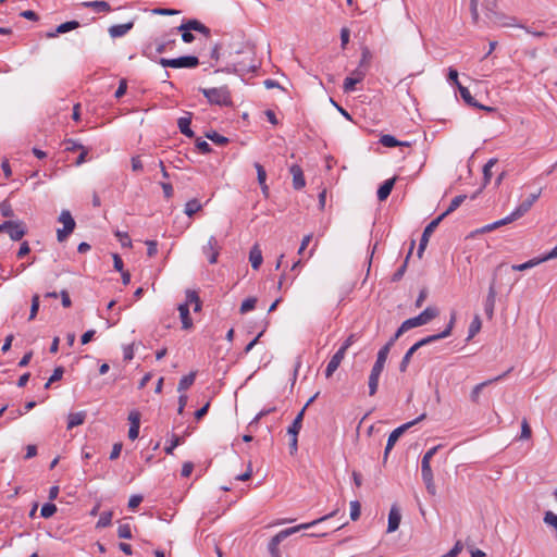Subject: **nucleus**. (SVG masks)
I'll use <instances>...</instances> for the list:
<instances>
[{
	"label": "nucleus",
	"mask_w": 557,
	"mask_h": 557,
	"mask_svg": "<svg viewBox=\"0 0 557 557\" xmlns=\"http://www.w3.org/2000/svg\"><path fill=\"white\" fill-rule=\"evenodd\" d=\"M337 513V510H334L332 511L331 513L329 515H325L312 522H309V523H302V524H299V525H296V527H292V528H288V529H285V530H282L281 532H278L275 536H273L269 543V546H268V549L271 554V556H276L277 553L280 552L278 549V545L281 544V542H283L286 537H288L289 535L300 531V530H306V529H309L310 527L319 523V522H322V521H325L334 516H336Z\"/></svg>",
	"instance_id": "1"
},
{
	"label": "nucleus",
	"mask_w": 557,
	"mask_h": 557,
	"mask_svg": "<svg viewBox=\"0 0 557 557\" xmlns=\"http://www.w3.org/2000/svg\"><path fill=\"white\" fill-rule=\"evenodd\" d=\"M438 315V310L435 307L425 308L419 315L414 318H410L403 322L401 326L398 329L396 333V337H398L401 333L418 326H422L428 324L431 320Z\"/></svg>",
	"instance_id": "2"
},
{
	"label": "nucleus",
	"mask_w": 557,
	"mask_h": 557,
	"mask_svg": "<svg viewBox=\"0 0 557 557\" xmlns=\"http://www.w3.org/2000/svg\"><path fill=\"white\" fill-rule=\"evenodd\" d=\"M200 91L211 104L231 106V92L227 87L201 88Z\"/></svg>",
	"instance_id": "3"
},
{
	"label": "nucleus",
	"mask_w": 557,
	"mask_h": 557,
	"mask_svg": "<svg viewBox=\"0 0 557 557\" xmlns=\"http://www.w3.org/2000/svg\"><path fill=\"white\" fill-rule=\"evenodd\" d=\"M159 64L163 67H173V69H194L197 67L199 64V60L197 57L194 55H184L176 59H166L161 58L159 61Z\"/></svg>",
	"instance_id": "4"
},
{
	"label": "nucleus",
	"mask_w": 557,
	"mask_h": 557,
	"mask_svg": "<svg viewBox=\"0 0 557 557\" xmlns=\"http://www.w3.org/2000/svg\"><path fill=\"white\" fill-rule=\"evenodd\" d=\"M455 319H456V317H455V314H453V315H451V319H450V321H449L448 326H447V327H446L442 333H440V334H435V335H431V336H428V337L422 338L421 341L417 342L414 345H412V346L408 349V351L405 354V356H406L407 358H411V357H412V355H413V354H414V352H416L420 347H422V346H424V345H428V344H430V343H432V342H435V341H437V339L445 338V337L449 336V335H450V333H451V330H453L454 323H455Z\"/></svg>",
	"instance_id": "5"
},
{
	"label": "nucleus",
	"mask_w": 557,
	"mask_h": 557,
	"mask_svg": "<svg viewBox=\"0 0 557 557\" xmlns=\"http://www.w3.org/2000/svg\"><path fill=\"white\" fill-rule=\"evenodd\" d=\"M540 196L541 189L529 195L528 198H525L509 215H507V221L512 223L527 214Z\"/></svg>",
	"instance_id": "6"
},
{
	"label": "nucleus",
	"mask_w": 557,
	"mask_h": 557,
	"mask_svg": "<svg viewBox=\"0 0 557 557\" xmlns=\"http://www.w3.org/2000/svg\"><path fill=\"white\" fill-rule=\"evenodd\" d=\"M383 369V348L377 351L376 361L371 370L369 376V394L372 396L376 393L379 387L380 375Z\"/></svg>",
	"instance_id": "7"
},
{
	"label": "nucleus",
	"mask_w": 557,
	"mask_h": 557,
	"mask_svg": "<svg viewBox=\"0 0 557 557\" xmlns=\"http://www.w3.org/2000/svg\"><path fill=\"white\" fill-rule=\"evenodd\" d=\"M59 222L63 224V228L57 231V237L59 242H63L75 228V221L70 211L63 210L59 216Z\"/></svg>",
	"instance_id": "8"
},
{
	"label": "nucleus",
	"mask_w": 557,
	"mask_h": 557,
	"mask_svg": "<svg viewBox=\"0 0 557 557\" xmlns=\"http://www.w3.org/2000/svg\"><path fill=\"white\" fill-rule=\"evenodd\" d=\"M411 144L406 140H398L392 135H385V150L399 148L397 160H405L410 152Z\"/></svg>",
	"instance_id": "9"
},
{
	"label": "nucleus",
	"mask_w": 557,
	"mask_h": 557,
	"mask_svg": "<svg viewBox=\"0 0 557 557\" xmlns=\"http://www.w3.org/2000/svg\"><path fill=\"white\" fill-rule=\"evenodd\" d=\"M444 218H445V214H441L425 226V228L422 233L421 239H420L419 248H418V257L419 258L422 257V253L428 246L430 237L432 236V234L434 233V231L436 230V227L438 226V224L441 223V221Z\"/></svg>",
	"instance_id": "10"
},
{
	"label": "nucleus",
	"mask_w": 557,
	"mask_h": 557,
	"mask_svg": "<svg viewBox=\"0 0 557 557\" xmlns=\"http://www.w3.org/2000/svg\"><path fill=\"white\" fill-rule=\"evenodd\" d=\"M425 418V414H421L419 418H417L416 420L413 421H410V422H407L400 426H398L397 429H395L388 436V440H387V444L385 446V458L387 457L388 455V451L392 449V447L396 444V442L398 441V438L410 428L412 426L413 424H416L418 421H421L422 419Z\"/></svg>",
	"instance_id": "11"
},
{
	"label": "nucleus",
	"mask_w": 557,
	"mask_h": 557,
	"mask_svg": "<svg viewBox=\"0 0 557 557\" xmlns=\"http://www.w3.org/2000/svg\"><path fill=\"white\" fill-rule=\"evenodd\" d=\"M496 296H497L496 282H495V278H493L490 284L488 293H487L485 304H484V311L488 319L493 318L495 302H496Z\"/></svg>",
	"instance_id": "12"
},
{
	"label": "nucleus",
	"mask_w": 557,
	"mask_h": 557,
	"mask_svg": "<svg viewBox=\"0 0 557 557\" xmlns=\"http://www.w3.org/2000/svg\"><path fill=\"white\" fill-rule=\"evenodd\" d=\"M220 249L221 247L214 236H211L207 245L203 246V253L208 257L211 264L216 263Z\"/></svg>",
	"instance_id": "13"
},
{
	"label": "nucleus",
	"mask_w": 557,
	"mask_h": 557,
	"mask_svg": "<svg viewBox=\"0 0 557 557\" xmlns=\"http://www.w3.org/2000/svg\"><path fill=\"white\" fill-rule=\"evenodd\" d=\"M366 75V72L362 69H356L351 76H348L344 81L343 89L345 92H350L355 90L356 85L360 83Z\"/></svg>",
	"instance_id": "14"
},
{
	"label": "nucleus",
	"mask_w": 557,
	"mask_h": 557,
	"mask_svg": "<svg viewBox=\"0 0 557 557\" xmlns=\"http://www.w3.org/2000/svg\"><path fill=\"white\" fill-rule=\"evenodd\" d=\"M401 521V511L400 508L394 504L392 505L389 512H388V523L386 532H395L400 524Z\"/></svg>",
	"instance_id": "15"
},
{
	"label": "nucleus",
	"mask_w": 557,
	"mask_h": 557,
	"mask_svg": "<svg viewBox=\"0 0 557 557\" xmlns=\"http://www.w3.org/2000/svg\"><path fill=\"white\" fill-rule=\"evenodd\" d=\"M177 30H195L203 34L206 37H209L211 34L210 29L198 20H188L178 26Z\"/></svg>",
	"instance_id": "16"
},
{
	"label": "nucleus",
	"mask_w": 557,
	"mask_h": 557,
	"mask_svg": "<svg viewBox=\"0 0 557 557\" xmlns=\"http://www.w3.org/2000/svg\"><path fill=\"white\" fill-rule=\"evenodd\" d=\"M344 349H338L331 360L329 361L326 369H325V376L331 377L333 373L338 369L341 362L345 358Z\"/></svg>",
	"instance_id": "17"
},
{
	"label": "nucleus",
	"mask_w": 557,
	"mask_h": 557,
	"mask_svg": "<svg viewBox=\"0 0 557 557\" xmlns=\"http://www.w3.org/2000/svg\"><path fill=\"white\" fill-rule=\"evenodd\" d=\"M458 90H459V94L461 96V98L465 100L466 103H468L469 106H472V107H476V108H480L482 110H486V111H493L494 109L491 108V107H485V106H482V104H479L474 98L471 96L469 89L465 86H462L461 84H458Z\"/></svg>",
	"instance_id": "18"
},
{
	"label": "nucleus",
	"mask_w": 557,
	"mask_h": 557,
	"mask_svg": "<svg viewBox=\"0 0 557 557\" xmlns=\"http://www.w3.org/2000/svg\"><path fill=\"white\" fill-rule=\"evenodd\" d=\"M8 234L12 240L17 242L22 239L26 234V226L24 222L14 221V223H12V226L8 231Z\"/></svg>",
	"instance_id": "19"
},
{
	"label": "nucleus",
	"mask_w": 557,
	"mask_h": 557,
	"mask_svg": "<svg viewBox=\"0 0 557 557\" xmlns=\"http://www.w3.org/2000/svg\"><path fill=\"white\" fill-rule=\"evenodd\" d=\"M504 375H499L495 379H492V380H487V381H484L478 385H475L471 393H470V400L473 403V404H479L480 403V397H481V393L483 391L484 387H486L487 385L500 380Z\"/></svg>",
	"instance_id": "20"
},
{
	"label": "nucleus",
	"mask_w": 557,
	"mask_h": 557,
	"mask_svg": "<svg viewBox=\"0 0 557 557\" xmlns=\"http://www.w3.org/2000/svg\"><path fill=\"white\" fill-rule=\"evenodd\" d=\"M133 27L134 22H128L125 24L112 25L109 27L108 32L112 38H117L126 35Z\"/></svg>",
	"instance_id": "21"
},
{
	"label": "nucleus",
	"mask_w": 557,
	"mask_h": 557,
	"mask_svg": "<svg viewBox=\"0 0 557 557\" xmlns=\"http://www.w3.org/2000/svg\"><path fill=\"white\" fill-rule=\"evenodd\" d=\"M292 175H293V186L295 189H301L306 185V181L304 177L302 170L299 165L294 164L289 169Z\"/></svg>",
	"instance_id": "22"
},
{
	"label": "nucleus",
	"mask_w": 557,
	"mask_h": 557,
	"mask_svg": "<svg viewBox=\"0 0 557 557\" xmlns=\"http://www.w3.org/2000/svg\"><path fill=\"white\" fill-rule=\"evenodd\" d=\"M249 261L253 270H258L263 261L262 251L258 244H255L249 252Z\"/></svg>",
	"instance_id": "23"
},
{
	"label": "nucleus",
	"mask_w": 557,
	"mask_h": 557,
	"mask_svg": "<svg viewBox=\"0 0 557 557\" xmlns=\"http://www.w3.org/2000/svg\"><path fill=\"white\" fill-rule=\"evenodd\" d=\"M177 309H178L180 318H181V321H182V327L184 330L191 329L193 327V320H191L190 314H189L188 304H181Z\"/></svg>",
	"instance_id": "24"
},
{
	"label": "nucleus",
	"mask_w": 557,
	"mask_h": 557,
	"mask_svg": "<svg viewBox=\"0 0 557 557\" xmlns=\"http://www.w3.org/2000/svg\"><path fill=\"white\" fill-rule=\"evenodd\" d=\"M82 5L85 8H91L97 12L107 13V12L111 11L110 4L103 0L86 1V2H83Z\"/></svg>",
	"instance_id": "25"
},
{
	"label": "nucleus",
	"mask_w": 557,
	"mask_h": 557,
	"mask_svg": "<svg viewBox=\"0 0 557 557\" xmlns=\"http://www.w3.org/2000/svg\"><path fill=\"white\" fill-rule=\"evenodd\" d=\"M304 417H305V408H302L298 412V414L294 419L292 425L287 429L288 435H298L299 434L301 426H302Z\"/></svg>",
	"instance_id": "26"
},
{
	"label": "nucleus",
	"mask_w": 557,
	"mask_h": 557,
	"mask_svg": "<svg viewBox=\"0 0 557 557\" xmlns=\"http://www.w3.org/2000/svg\"><path fill=\"white\" fill-rule=\"evenodd\" d=\"M191 119L189 116L180 117L177 121L178 128L182 134L185 136L193 138L195 133L190 128Z\"/></svg>",
	"instance_id": "27"
},
{
	"label": "nucleus",
	"mask_w": 557,
	"mask_h": 557,
	"mask_svg": "<svg viewBox=\"0 0 557 557\" xmlns=\"http://www.w3.org/2000/svg\"><path fill=\"white\" fill-rule=\"evenodd\" d=\"M86 419V412L79 411V412H72L69 414V421H67V429L71 430L75 426H78L84 423Z\"/></svg>",
	"instance_id": "28"
},
{
	"label": "nucleus",
	"mask_w": 557,
	"mask_h": 557,
	"mask_svg": "<svg viewBox=\"0 0 557 557\" xmlns=\"http://www.w3.org/2000/svg\"><path fill=\"white\" fill-rule=\"evenodd\" d=\"M438 448H440V446H434L424 454V456L422 457V461H421V472H425V471L432 472L431 459L436 454Z\"/></svg>",
	"instance_id": "29"
},
{
	"label": "nucleus",
	"mask_w": 557,
	"mask_h": 557,
	"mask_svg": "<svg viewBox=\"0 0 557 557\" xmlns=\"http://www.w3.org/2000/svg\"><path fill=\"white\" fill-rule=\"evenodd\" d=\"M185 304H188L194 306V311L195 312H198L201 310V300L198 296V294L195 292V290H190V289H187L186 290V302Z\"/></svg>",
	"instance_id": "30"
},
{
	"label": "nucleus",
	"mask_w": 557,
	"mask_h": 557,
	"mask_svg": "<svg viewBox=\"0 0 557 557\" xmlns=\"http://www.w3.org/2000/svg\"><path fill=\"white\" fill-rule=\"evenodd\" d=\"M421 474H422V480L425 484L426 491L431 495H435L436 487H435L434 480H433V472L425 471V472H421Z\"/></svg>",
	"instance_id": "31"
},
{
	"label": "nucleus",
	"mask_w": 557,
	"mask_h": 557,
	"mask_svg": "<svg viewBox=\"0 0 557 557\" xmlns=\"http://www.w3.org/2000/svg\"><path fill=\"white\" fill-rule=\"evenodd\" d=\"M509 223H510V221H507V216H505L504 219L498 220V221H496L494 223L484 225L483 227L478 230L476 233H481V234L488 233V232H492V231H494V230H496V228H498L500 226L507 225Z\"/></svg>",
	"instance_id": "32"
},
{
	"label": "nucleus",
	"mask_w": 557,
	"mask_h": 557,
	"mask_svg": "<svg viewBox=\"0 0 557 557\" xmlns=\"http://www.w3.org/2000/svg\"><path fill=\"white\" fill-rule=\"evenodd\" d=\"M195 375L196 374L194 372H191V373L183 376L178 383V387H177L178 392L188 389L194 384Z\"/></svg>",
	"instance_id": "33"
},
{
	"label": "nucleus",
	"mask_w": 557,
	"mask_h": 557,
	"mask_svg": "<svg viewBox=\"0 0 557 557\" xmlns=\"http://www.w3.org/2000/svg\"><path fill=\"white\" fill-rule=\"evenodd\" d=\"M202 208L201 203L197 199L189 200L185 206V213L191 218L196 212Z\"/></svg>",
	"instance_id": "34"
},
{
	"label": "nucleus",
	"mask_w": 557,
	"mask_h": 557,
	"mask_svg": "<svg viewBox=\"0 0 557 557\" xmlns=\"http://www.w3.org/2000/svg\"><path fill=\"white\" fill-rule=\"evenodd\" d=\"M79 26H81L79 22H77V21H69V22L60 24L57 27V33L64 34V33L71 32L73 29H76Z\"/></svg>",
	"instance_id": "35"
},
{
	"label": "nucleus",
	"mask_w": 557,
	"mask_h": 557,
	"mask_svg": "<svg viewBox=\"0 0 557 557\" xmlns=\"http://www.w3.org/2000/svg\"><path fill=\"white\" fill-rule=\"evenodd\" d=\"M497 23L503 27H523L518 23L517 18L512 16H500Z\"/></svg>",
	"instance_id": "36"
},
{
	"label": "nucleus",
	"mask_w": 557,
	"mask_h": 557,
	"mask_svg": "<svg viewBox=\"0 0 557 557\" xmlns=\"http://www.w3.org/2000/svg\"><path fill=\"white\" fill-rule=\"evenodd\" d=\"M255 69V65H249V66H246L243 62H239V63H232L230 64L227 67H226V72L228 73H239V72H245V71H250V70H253Z\"/></svg>",
	"instance_id": "37"
},
{
	"label": "nucleus",
	"mask_w": 557,
	"mask_h": 557,
	"mask_svg": "<svg viewBox=\"0 0 557 557\" xmlns=\"http://www.w3.org/2000/svg\"><path fill=\"white\" fill-rule=\"evenodd\" d=\"M482 322L479 315H475L469 326L468 339H471L476 333L480 332Z\"/></svg>",
	"instance_id": "38"
},
{
	"label": "nucleus",
	"mask_w": 557,
	"mask_h": 557,
	"mask_svg": "<svg viewBox=\"0 0 557 557\" xmlns=\"http://www.w3.org/2000/svg\"><path fill=\"white\" fill-rule=\"evenodd\" d=\"M466 199V196L465 195H459V196H456L451 201H450V205L448 206V208L446 209L445 212H443L442 214H445L448 215L449 213L454 212Z\"/></svg>",
	"instance_id": "39"
},
{
	"label": "nucleus",
	"mask_w": 557,
	"mask_h": 557,
	"mask_svg": "<svg viewBox=\"0 0 557 557\" xmlns=\"http://www.w3.org/2000/svg\"><path fill=\"white\" fill-rule=\"evenodd\" d=\"M256 304H257V298L256 297H249L247 299H245L243 302H242V306H240V313L244 314V313H247L248 311H251L255 309L256 307Z\"/></svg>",
	"instance_id": "40"
},
{
	"label": "nucleus",
	"mask_w": 557,
	"mask_h": 557,
	"mask_svg": "<svg viewBox=\"0 0 557 557\" xmlns=\"http://www.w3.org/2000/svg\"><path fill=\"white\" fill-rule=\"evenodd\" d=\"M537 264H540V262H539L537 258H533V259H531V260H529V261H527V262H524V263H521V264H513V265L511 267V269H512L513 271H525V270H529V269H531V268H533V267H535V265H537Z\"/></svg>",
	"instance_id": "41"
},
{
	"label": "nucleus",
	"mask_w": 557,
	"mask_h": 557,
	"mask_svg": "<svg viewBox=\"0 0 557 557\" xmlns=\"http://www.w3.org/2000/svg\"><path fill=\"white\" fill-rule=\"evenodd\" d=\"M57 512V506L52 503H47L41 507L40 515L42 518H50Z\"/></svg>",
	"instance_id": "42"
},
{
	"label": "nucleus",
	"mask_w": 557,
	"mask_h": 557,
	"mask_svg": "<svg viewBox=\"0 0 557 557\" xmlns=\"http://www.w3.org/2000/svg\"><path fill=\"white\" fill-rule=\"evenodd\" d=\"M112 521V512L104 511L100 515V518L97 522V528H106L111 524Z\"/></svg>",
	"instance_id": "43"
},
{
	"label": "nucleus",
	"mask_w": 557,
	"mask_h": 557,
	"mask_svg": "<svg viewBox=\"0 0 557 557\" xmlns=\"http://www.w3.org/2000/svg\"><path fill=\"white\" fill-rule=\"evenodd\" d=\"M496 164V160L495 159H491L488 160V162L484 165L483 168V175H484V181H485V184L490 182L491 177H492V169L493 166Z\"/></svg>",
	"instance_id": "44"
},
{
	"label": "nucleus",
	"mask_w": 557,
	"mask_h": 557,
	"mask_svg": "<svg viewBox=\"0 0 557 557\" xmlns=\"http://www.w3.org/2000/svg\"><path fill=\"white\" fill-rule=\"evenodd\" d=\"M0 211L4 218H12L14 215V211L8 200L0 203Z\"/></svg>",
	"instance_id": "45"
},
{
	"label": "nucleus",
	"mask_w": 557,
	"mask_h": 557,
	"mask_svg": "<svg viewBox=\"0 0 557 557\" xmlns=\"http://www.w3.org/2000/svg\"><path fill=\"white\" fill-rule=\"evenodd\" d=\"M207 137L219 146H223L228 143V139L226 137H224L215 132H213L211 134H207Z\"/></svg>",
	"instance_id": "46"
},
{
	"label": "nucleus",
	"mask_w": 557,
	"mask_h": 557,
	"mask_svg": "<svg viewBox=\"0 0 557 557\" xmlns=\"http://www.w3.org/2000/svg\"><path fill=\"white\" fill-rule=\"evenodd\" d=\"M38 310H39V296L36 294L32 298L29 320H34L36 318Z\"/></svg>",
	"instance_id": "47"
},
{
	"label": "nucleus",
	"mask_w": 557,
	"mask_h": 557,
	"mask_svg": "<svg viewBox=\"0 0 557 557\" xmlns=\"http://www.w3.org/2000/svg\"><path fill=\"white\" fill-rule=\"evenodd\" d=\"M117 535L121 539H132V530L129 524H122L117 529Z\"/></svg>",
	"instance_id": "48"
},
{
	"label": "nucleus",
	"mask_w": 557,
	"mask_h": 557,
	"mask_svg": "<svg viewBox=\"0 0 557 557\" xmlns=\"http://www.w3.org/2000/svg\"><path fill=\"white\" fill-rule=\"evenodd\" d=\"M360 517V504L355 500L350 503V518L356 521Z\"/></svg>",
	"instance_id": "49"
},
{
	"label": "nucleus",
	"mask_w": 557,
	"mask_h": 557,
	"mask_svg": "<svg viewBox=\"0 0 557 557\" xmlns=\"http://www.w3.org/2000/svg\"><path fill=\"white\" fill-rule=\"evenodd\" d=\"M255 168L257 170V177L260 185H264L267 180V172L264 168L260 163H255Z\"/></svg>",
	"instance_id": "50"
},
{
	"label": "nucleus",
	"mask_w": 557,
	"mask_h": 557,
	"mask_svg": "<svg viewBox=\"0 0 557 557\" xmlns=\"http://www.w3.org/2000/svg\"><path fill=\"white\" fill-rule=\"evenodd\" d=\"M181 443H182V437L178 435H173L171 445L164 448L165 453L168 455L173 454L174 448L177 447Z\"/></svg>",
	"instance_id": "51"
},
{
	"label": "nucleus",
	"mask_w": 557,
	"mask_h": 557,
	"mask_svg": "<svg viewBox=\"0 0 557 557\" xmlns=\"http://www.w3.org/2000/svg\"><path fill=\"white\" fill-rule=\"evenodd\" d=\"M350 30L347 27H343L341 29V45L342 48L345 49L347 44L349 42Z\"/></svg>",
	"instance_id": "52"
},
{
	"label": "nucleus",
	"mask_w": 557,
	"mask_h": 557,
	"mask_svg": "<svg viewBox=\"0 0 557 557\" xmlns=\"http://www.w3.org/2000/svg\"><path fill=\"white\" fill-rule=\"evenodd\" d=\"M196 147L201 153H210L211 147L206 140L197 139Z\"/></svg>",
	"instance_id": "53"
},
{
	"label": "nucleus",
	"mask_w": 557,
	"mask_h": 557,
	"mask_svg": "<svg viewBox=\"0 0 557 557\" xmlns=\"http://www.w3.org/2000/svg\"><path fill=\"white\" fill-rule=\"evenodd\" d=\"M370 59H371L370 50L367 47L362 48V57H361L360 65H359L358 69H362L366 65H368Z\"/></svg>",
	"instance_id": "54"
},
{
	"label": "nucleus",
	"mask_w": 557,
	"mask_h": 557,
	"mask_svg": "<svg viewBox=\"0 0 557 557\" xmlns=\"http://www.w3.org/2000/svg\"><path fill=\"white\" fill-rule=\"evenodd\" d=\"M536 258L540 263L557 258V245L548 253Z\"/></svg>",
	"instance_id": "55"
},
{
	"label": "nucleus",
	"mask_w": 557,
	"mask_h": 557,
	"mask_svg": "<svg viewBox=\"0 0 557 557\" xmlns=\"http://www.w3.org/2000/svg\"><path fill=\"white\" fill-rule=\"evenodd\" d=\"M65 150L66 151H76V150H81L84 146L76 143L75 140L73 139H67L65 140Z\"/></svg>",
	"instance_id": "56"
},
{
	"label": "nucleus",
	"mask_w": 557,
	"mask_h": 557,
	"mask_svg": "<svg viewBox=\"0 0 557 557\" xmlns=\"http://www.w3.org/2000/svg\"><path fill=\"white\" fill-rule=\"evenodd\" d=\"M64 373L63 367H58L54 369L52 375L49 377V383L58 382L62 379Z\"/></svg>",
	"instance_id": "57"
},
{
	"label": "nucleus",
	"mask_w": 557,
	"mask_h": 557,
	"mask_svg": "<svg viewBox=\"0 0 557 557\" xmlns=\"http://www.w3.org/2000/svg\"><path fill=\"white\" fill-rule=\"evenodd\" d=\"M530 437H531V428H530L529 423L527 422V420H523L522 424H521L520 438L528 440Z\"/></svg>",
	"instance_id": "58"
},
{
	"label": "nucleus",
	"mask_w": 557,
	"mask_h": 557,
	"mask_svg": "<svg viewBox=\"0 0 557 557\" xmlns=\"http://www.w3.org/2000/svg\"><path fill=\"white\" fill-rule=\"evenodd\" d=\"M146 245L148 247L147 255L149 257H153L158 252V243L156 240H147Z\"/></svg>",
	"instance_id": "59"
},
{
	"label": "nucleus",
	"mask_w": 557,
	"mask_h": 557,
	"mask_svg": "<svg viewBox=\"0 0 557 557\" xmlns=\"http://www.w3.org/2000/svg\"><path fill=\"white\" fill-rule=\"evenodd\" d=\"M126 89H127V82L126 79H121L120 82V85L115 91V98L120 99L121 97H123L126 92Z\"/></svg>",
	"instance_id": "60"
},
{
	"label": "nucleus",
	"mask_w": 557,
	"mask_h": 557,
	"mask_svg": "<svg viewBox=\"0 0 557 557\" xmlns=\"http://www.w3.org/2000/svg\"><path fill=\"white\" fill-rule=\"evenodd\" d=\"M141 502L143 497L140 495H133L128 500V508L135 509L140 505Z\"/></svg>",
	"instance_id": "61"
},
{
	"label": "nucleus",
	"mask_w": 557,
	"mask_h": 557,
	"mask_svg": "<svg viewBox=\"0 0 557 557\" xmlns=\"http://www.w3.org/2000/svg\"><path fill=\"white\" fill-rule=\"evenodd\" d=\"M128 420L131 422V425L140 426V413L138 411H132L128 416Z\"/></svg>",
	"instance_id": "62"
},
{
	"label": "nucleus",
	"mask_w": 557,
	"mask_h": 557,
	"mask_svg": "<svg viewBox=\"0 0 557 557\" xmlns=\"http://www.w3.org/2000/svg\"><path fill=\"white\" fill-rule=\"evenodd\" d=\"M115 235H116V237H119V239L123 246L132 245L131 238L127 233L116 232Z\"/></svg>",
	"instance_id": "63"
},
{
	"label": "nucleus",
	"mask_w": 557,
	"mask_h": 557,
	"mask_svg": "<svg viewBox=\"0 0 557 557\" xmlns=\"http://www.w3.org/2000/svg\"><path fill=\"white\" fill-rule=\"evenodd\" d=\"M30 251L29 245L27 242H23L18 251H17V258H24L26 255H28Z\"/></svg>",
	"instance_id": "64"
}]
</instances>
